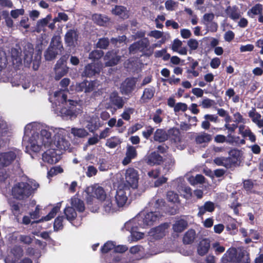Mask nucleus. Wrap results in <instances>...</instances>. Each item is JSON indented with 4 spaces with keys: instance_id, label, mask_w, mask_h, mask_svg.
Listing matches in <instances>:
<instances>
[{
    "instance_id": "obj_1",
    "label": "nucleus",
    "mask_w": 263,
    "mask_h": 263,
    "mask_svg": "<svg viewBox=\"0 0 263 263\" xmlns=\"http://www.w3.org/2000/svg\"><path fill=\"white\" fill-rule=\"evenodd\" d=\"M39 184L36 182H19L15 183L12 189V194L14 197L18 200L28 198L34 193L39 187Z\"/></svg>"
},
{
    "instance_id": "obj_2",
    "label": "nucleus",
    "mask_w": 263,
    "mask_h": 263,
    "mask_svg": "<svg viewBox=\"0 0 263 263\" xmlns=\"http://www.w3.org/2000/svg\"><path fill=\"white\" fill-rule=\"evenodd\" d=\"M249 259V254L245 250H237L235 248L229 249L221 258V263H241Z\"/></svg>"
},
{
    "instance_id": "obj_3",
    "label": "nucleus",
    "mask_w": 263,
    "mask_h": 263,
    "mask_svg": "<svg viewBox=\"0 0 263 263\" xmlns=\"http://www.w3.org/2000/svg\"><path fill=\"white\" fill-rule=\"evenodd\" d=\"M64 50V47L60 35H54L51 40L49 46L44 53L45 59L47 61L54 59L58 54H61Z\"/></svg>"
},
{
    "instance_id": "obj_4",
    "label": "nucleus",
    "mask_w": 263,
    "mask_h": 263,
    "mask_svg": "<svg viewBox=\"0 0 263 263\" xmlns=\"http://www.w3.org/2000/svg\"><path fill=\"white\" fill-rule=\"evenodd\" d=\"M98 83L96 80L88 81L85 80L76 84V90L77 92L84 91L86 93L93 91L92 96L96 98L103 93L102 89L98 88Z\"/></svg>"
},
{
    "instance_id": "obj_5",
    "label": "nucleus",
    "mask_w": 263,
    "mask_h": 263,
    "mask_svg": "<svg viewBox=\"0 0 263 263\" xmlns=\"http://www.w3.org/2000/svg\"><path fill=\"white\" fill-rule=\"evenodd\" d=\"M153 208L155 210H148V207H146L144 210L145 214H176V209L168 205L163 199H158L155 202Z\"/></svg>"
},
{
    "instance_id": "obj_6",
    "label": "nucleus",
    "mask_w": 263,
    "mask_h": 263,
    "mask_svg": "<svg viewBox=\"0 0 263 263\" xmlns=\"http://www.w3.org/2000/svg\"><path fill=\"white\" fill-rule=\"evenodd\" d=\"M85 210L83 200L79 198L77 195L70 198V206H66L63 214H76V212L83 213Z\"/></svg>"
},
{
    "instance_id": "obj_7",
    "label": "nucleus",
    "mask_w": 263,
    "mask_h": 263,
    "mask_svg": "<svg viewBox=\"0 0 263 263\" xmlns=\"http://www.w3.org/2000/svg\"><path fill=\"white\" fill-rule=\"evenodd\" d=\"M69 55L66 54L62 55L57 61L54 67L55 78L57 80H60L68 73L69 67L67 66V61Z\"/></svg>"
},
{
    "instance_id": "obj_8",
    "label": "nucleus",
    "mask_w": 263,
    "mask_h": 263,
    "mask_svg": "<svg viewBox=\"0 0 263 263\" xmlns=\"http://www.w3.org/2000/svg\"><path fill=\"white\" fill-rule=\"evenodd\" d=\"M101 69L102 64L101 63L92 62L85 66L82 76L87 78H91L99 75Z\"/></svg>"
},
{
    "instance_id": "obj_9",
    "label": "nucleus",
    "mask_w": 263,
    "mask_h": 263,
    "mask_svg": "<svg viewBox=\"0 0 263 263\" xmlns=\"http://www.w3.org/2000/svg\"><path fill=\"white\" fill-rule=\"evenodd\" d=\"M144 160L149 166L159 165L164 161L163 157L156 151L147 153L145 156Z\"/></svg>"
},
{
    "instance_id": "obj_10",
    "label": "nucleus",
    "mask_w": 263,
    "mask_h": 263,
    "mask_svg": "<svg viewBox=\"0 0 263 263\" xmlns=\"http://www.w3.org/2000/svg\"><path fill=\"white\" fill-rule=\"evenodd\" d=\"M55 149H49L42 154V160L44 162L50 164L57 163L61 159V155L57 154Z\"/></svg>"
},
{
    "instance_id": "obj_11",
    "label": "nucleus",
    "mask_w": 263,
    "mask_h": 263,
    "mask_svg": "<svg viewBox=\"0 0 263 263\" xmlns=\"http://www.w3.org/2000/svg\"><path fill=\"white\" fill-rule=\"evenodd\" d=\"M149 46V42L147 38L144 37L132 44L129 47V51L130 53L140 51L144 52L147 50Z\"/></svg>"
},
{
    "instance_id": "obj_12",
    "label": "nucleus",
    "mask_w": 263,
    "mask_h": 263,
    "mask_svg": "<svg viewBox=\"0 0 263 263\" xmlns=\"http://www.w3.org/2000/svg\"><path fill=\"white\" fill-rule=\"evenodd\" d=\"M121 56L118 55L117 52L114 50L107 51L104 57L106 61L105 65L106 67H112L117 65L121 60Z\"/></svg>"
},
{
    "instance_id": "obj_13",
    "label": "nucleus",
    "mask_w": 263,
    "mask_h": 263,
    "mask_svg": "<svg viewBox=\"0 0 263 263\" xmlns=\"http://www.w3.org/2000/svg\"><path fill=\"white\" fill-rule=\"evenodd\" d=\"M139 176L138 172L134 168H128L125 174V180L127 183L132 188L138 186Z\"/></svg>"
},
{
    "instance_id": "obj_14",
    "label": "nucleus",
    "mask_w": 263,
    "mask_h": 263,
    "mask_svg": "<svg viewBox=\"0 0 263 263\" xmlns=\"http://www.w3.org/2000/svg\"><path fill=\"white\" fill-rule=\"evenodd\" d=\"M78 105V101L72 100H68V102L67 104H66L67 107L62 108L61 109V113L64 114L66 116H69L70 118L76 117L78 113L77 108Z\"/></svg>"
},
{
    "instance_id": "obj_15",
    "label": "nucleus",
    "mask_w": 263,
    "mask_h": 263,
    "mask_svg": "<svg viewBox=\"0 0 263 263\" xmlns=\"http://www.w3.org/2000/svg\"><path fill=\"white\" fill-rule=\"evenodd\" d=\"M16 158V154L12 151L3 152L0 154V165L7 167L12 163Z\"/></svg>"
},
{
    "instance_id": "obj_16",
    "label": "nucleus",
    "mask_w": 263,
    "mask_h": 263,
    "mask_svg": "<svg viewBox=\"0 0 263 263\" xmlns=\"http://www.w3.org/2000/svg\"><path fill=\"white\" fill-rule=\"evenodd\" d=\"M13 255V258H10V257H7L5 259L6 263H16L17 261L23 256L24 251L20 246H14L10 251Z\"/></svg>"
},
{
    "instance_id": "obj_17",
    "label": "nucleus",
    "mask_w": 263,
    "mask_h": 263,
    "mask_svg": "<svg viewBox=\"0 0 263 263\" xmlns=\"http://www.w3.org/2000/svg\"><path fill=\"white\" fill-rule=\"evenodd\" d=\"M136 84V81L134 78H127L122 83L121 86L122 93L128 95L134 90Z\"/></svg>"
},
{
    "instance_id": "obj_18",
    "label": "nucleus",
    "mask_w": 263,
    "mask_h": 263,
    "mask_svg": "<svg viewBox=\"0 0 263 263\" xmlns=\"http://www.w3.org/2000/svg\"><path fill=\"white\" fill-rule=\"evenodd\" d=\"M168 224L167 223L161 224L158 227L151 229L149 234L156 239H160L165 236V230L168 228Z\"/></svg>"
},
{
    "instance_id": "obj_19",
    "label": "nucleus",
    "mask_w": 263,
    "mask_h": 263,
    "mask_svg": "<svg viewBox=\"0 0 263 263\" xmlns=\"http://www.w3.org/2000/svg\"><path fill=\"white\" fill-rule=\"evenodd\" d=\"M78 34L74 29H69L65 34L64 41L67 46H74V43L78 41Z\"/></svg>"
},
{
    "instance_id": "obj_20",
    "label": "nucleus",
    "mask_w": 263,
    "mask_h": 263,
    "mask_svg": "<svg viewBox=\"0 0 263 263\" xmlns=\"http://www.w3.org/2000/svg\"><path fill=\"white\" fill-rule=\"evenodd\" d=\"M137 156V152L135 147L129 145L127 147L125 157L122 161V164L126 165L131 162L132 159H135Z\"/></svg>"
},
{
    "instance_id": "obj_21",
    "label": "nucleus",
    "mask_w": 263,
    "mask_h": 263,
    "mask_svg": "<svg viewBox=\"0 0 263 263\" xmlns=\"http://www.w3.org/2000/svg\"><path fill=\"white\" fill-rule=\"evenodd\" d=\"M38 140L45 147H49L52 143L51 133L48 130L42 129L40 131V136L38 138Z\"/></svg>"
},
{
    "instance_id": "obj_22",
    "label": "nucleus",
    "mask_w": 263,
    "mask_h": 263,
    "mask_svg": "<svg viewBox=\"0 0 263 263\" xmlns=\"http://www.w3.org/2000/svg\"><path fill=\"white\" fill-rule=\"evenodd\" d=\"M155 93V89L154 87L145 88L140 98L141 103H146L148 102L154 97Z\"/></svg>"
},
{
    "instance_id": "obj_23",
    "label": "nucleus",
    "mask_w": 263,
    "mask_h": 263,
    "mask_svg": "<svg viewBox=\"0 0 263 263\" xmlns=\"http://www.w3.org/2000/svg\"><path fill=\"white\" fill-rule=\"evenodd\" d=\"M112 13L123 20L127 19L129 17V11L125 7L122 6H116L112 9Z\"/></svg>"
},
{
    "instance_id": "obj_24",
    "label": "nucleus",
    "mask_w": 263,
    "mask_h": 263,
    "mask_svg": "<svg viewBox=\"0 0 263 263\" xmlns=\"http://www.w3.org/2000/svg\"><path fill=\"white\" fill-rule=\"evenodd\" d=\"M51 18V15L50 14L47 15L46 17L39 20L35 27V31L37 33H40L42 31H45V28L48 25Z\"/></svg>"
},
{
    "instance_id": "obj_25",
    "label": "nucleus",
    "mask_w": 263,
    "mask_h": 263,
    "mask_svg": "<svg viewBox=\"0 0 263 263\" xmlns=\"http://www.w3.org/2000/svg\"><path fill=\"white\" fill-rule=\"evenodd\" d=\"M102 126L100 120L98 117H92L87 121L86 128L90 133H93Z\"/></svg>"
},
{
    "instance_id": "obj_26",
    "label": "nucleus",
    "mask_w": 263,
    "mask_h": 263,
    "mask_svg": "<svg viewBox=\"0 0 263 263\" xmlns=\"http://www.w3.org/2000/svg\"><path fill=\"white\" fill-rule=\"evenodd\" d=\"M196 237V233L195 230L190 229L184 234L182 238V242L184 245H191L194 242Z\"/></svg>"
},
{
    "instance_id": "obj_27",
    "label": "nucleus",
    "mask_w": 263,
    "mask_h": 263,
    "mask_svg": "<svg viewBox=\"0 0 263 263\" xmlns=\"http://www.w3.org/2000/svg\"><path fill=\"white\" fill-rule=\"evenodd\" d=\"M168 139V135L163 129L158 128L154 133V140L155 141L161 143L165 142Z\"/></svg>"
},
{
    "instance_id": "obj_28",
    "label": "nucleus",
    "mask_w": 263,
    "mask_h": 263,
    "mask_svg": "<svg viewBox=\"0 0 263 263\" xmlns=\"http://www.w3.org/2000/svg\"><path fill=\"white\" fill-rule=\"evenodd\" d=\"M225 12L229 17L233 20H236L240 17V14L238 7L236 6H228Z\"/></svg>"
},
{
    "instance_id": "obj_29",
    "label": "nucleus",
    "mask_w": 263,
    "mask_h": 263,
    "mask_svg": "<svg viewBox=\"0 0 263 263\" xmlns=\"http://www.w3.org/2000/svg\"><path fill=\"white\" fill-rule=\"evenodd\" d=\"M210 248V242L208 239H203L200 241L197 248L198 253L200 256L205 255Z\"/></svg>"
},
{
    "instance_id": "obj_30",
    "label": "nucleus",
    "mask_w": 263,
    "mask_h": 263,
    "mask_svg": "<svg viewBox=\"0 0 263 263\" xmlns=\"http://www.w3.org/2000/svg\"><path fill=\"white\" fill-rule=\"evenodd\" d=\"M109 99L111 103L116 106L118 108H122L123 107L124 104L123 100L118 95L117 91H114L110 94Z\"/></svg>"
},
{
    "instance_id": "obj_31",
    "label": "nucleus",
    "mask_w": 263,
    "mask_h": 263,
    "mask_svg": "<svg viewBox=\"0 0 263 263\" xmlns=\"http://www.w3.org/2000/svg\"><path fill=\"white\" fill-rule=\"evenodd\" d=\"M92 20L95 24L100 26L106 25L109 21V18L107 16L97 13L92 15Z\"/></svg>"
},
{
    "instance_id": "obj_32",
    "label": "nucleus",
    "mask_w": 263,
    "mask_h": 263,
    "mask_svg": "<svg viewBox=\"0 0 263 263\" xmlns=\"http://www.w3.org/2000/svg\"><path fill=\"white\" fill-rule=\"evenodd\" d=\"M116 200L119 206H123L127 200L125 192L123 189H119L116 192Z\"/></svg>"
},
{
    "instance_id": "obj_33",
    "label": "nucleus",
    "mask_w": 263,
    "mask_h": 263,
    "mask_svg": "<svg viewBox=\"0 0 263 263\" xmlns=\"http://www.w3.org/2000/svg\"><path fill=\"white\" fill-rule=\"evenodd\" d=\"M215 209V204L210 201H206L203 205L199 206L198 214H204L206 212L212 213Z\"/></svg>"
},
{
    "instance_id": "obj_34",
    "label": "nucleus",
    "mask_w": 263,
    "mask_h": 263,
    "mask_svg": "<svg viewBox=\"0 0 263 263\" xmlns=\"http://www.w3.org/2000/svg\"><path fill=\"white\" fill-rule=\"evenodd\" d=\"M263 7L260 4H256L247 12V15L251 18H254L255 15L262 14Z\"/></svg>"
},
{
    "instance_id": "obj_35",
    "label": "nucleus",
    "mask_w": 263,
    "mask_h": 263,
    "mask_svg": "<svg viewBox=\"0 0 263 263\" xmlns=\"http://www.w3.org/2000/svg\"><path fill=\"white\" fill-rule=\"evenodd\" d=\"M187 59L190 62L189 63L190 69H187L186 72L189 74H192L194 77H198L199 74V73L198 71L195 70V68L199 65L198 62L196 60H195L192 57H188Z\"/></svg>"
},
{
    "instance_id": "obj_36",
    "label": "nucleus",
    "mask_w": 263,
    "mask_h": 263,
    "mask_svg": "<svg viewBox=\"0 0 263 263\" xmlns=\"http://www.w3.org/2000/svg\"><path fill=\"white\" fill-rule=\"evenodd\" d=\"M188 226L187 221L184 219H180L177 220L173 225V230L177 233H181L183 232Z\"/></svg>"
},
{
    "instance_id": "obj_37",
    "label": "nucleus",
    "mask_w": 263,
    "mask_h": 263,
    "mask_svg": "<svg viewBox=\"0 0 263 263\" xmlns=\"http://www.w3.org/2000/svg\"><path fill=\"white\" fill-rule=\"evenodd\" d=\"M144 217H141L143 219V227L145 228L147 226H151L154 224L158 218V215H144Z\"/></svg>"
},
{
    "instance_id": "obj_38",
    "label": "nucleus",
    "mask_w": 263,
    "mask_h": 263,
    "mask_svg": "<svg viewBox=\"0 0 263 263\" xmlns=\"http://www.w3.org/2000/svg\"><path fill=\"white\" fill-rule=\"evenodd\" d=\"M211 140V135L206 133H202L201 134L197 136L195 138V141L196 143L199 144L209 143Z\"/></svg>"
},
{
    "instance_id": "obj_39",
    "label": "nucleus",
    "mask_w": 263,
    "mask_h": 263,
    "mask_svg": "<svg viewBox=\"0 0 263 263\" xmlns=\"http://www.w3.org/2000/svg\"><path fill=\"white\" fill-rule=\"evenodd\" d=\"M168 138L174 142L177 143L180 141V132L178 129L172 128L168 131Z\"/></svg>"
},
{
    "instance_id": "obj_40",
    "label": "nucleus",
    "mask_w": 263,
    "mask_h": 263,
    "mask_svg": "<svg viewBox=\"0 0 263 263\" xmlns=\"http://www.w3.org/2000/svg\"><path fill=\"white\" fill-rule=\"evenodd\" d=\"M166 199L168 201L174 204L180 203L178 194L173 191H169L167 192Z\"/></svg>"
},
{
    "instance_id": "obj_41",
    "label": "nucleus",
    "mask_w": 263,
    "mask_h": 263,
    "mask_svg": "<svg viewBox=\"0 0 263 263\" xmlns=\"http://www.w3.org/2000/svg\"><path fill=\"white\" fill-rule=\"evenodd\" d=\"M93 196L100 200H104L106 198V194L103 188L99 186L95 189Z\"/></svg>"
},
{
    "instance_id": "obj_42",
    "label": "nucleus",
    "mask_w": 263,
    "mask_h": 263,
    "mask_svg": "<svg viewBox=\"0 0 263 263\" xmlns=\"http://www.w3.org/2000/svg\"><path fill=\"white\" fill-rule=\"evenodd\" d=\"M71 133L79 138H84L88 136V133L84 128H72Z\"/></svg>"
},
{
    "instance_id": "obj_43",
    "label": "nucleus",
    "mask_w": 263,
    "mask_h": 263,
    "mask_svg": "<svg viewBox=\"0 0 263 263\" xmlns=\"http://www.w3.org/2000/svg\"><path fill=\"white\" fill-rule=\"evenodd\" d=\"M104 55V52L101 50H94L89 54L88 58L93 62L100 60Z\"/></svg>"
},
{
    "instance_id": "obj_44",
    "label": "nucleus",
    "mask_w": 263,
    "mask_h": 263,
    "mask_svg": "<svg viewBox=\"0 0 263 263\" xmlns=\"http://www.w3.org/2000/svg\"><path fill=\"white\" fill-rule=\"evenodd\" d=\"M65 216L63 215L61 216L59 215L55 219L53 224V229L54 231H58L59 230L63 229V222Z\"/></svg>"
},
{
    "instance_id": "obj_45",
    "label": "nucleus",
    "mask_w": 263,
    "mask_h": 263,
    "mask_svg": "<svg viewBox=\"0 0 263 263\" xmlns=\"http://www.w3.org/2000/svg\"><path fill=\"white\" fill-rule=\"evenodd\" d=\"M121 143L120 139L117 137H112L107 140L106 145L110 148L116 147Z\"/></svg>"
},
{
    "instance_id": "obj_46",
    "label": "nucleus",
    "mask_w": 263,
    "mask_h": 263,
    "mask_svg": "<svg viewBox=\"0 0 263 263\" xmlns=\"http://www.w3.org/2000/svg\"><path fill=\"white\" fill-rule=\"evenodd\" d=\"M104 258L106 262L107 263H119L121 260V258L118 255H115V254H106L104 256Z\"/></svg>"
},
{
    "instance_id": "obj_47",
    "label": "nucleus",
    "mask_w": 263,
    "mask_h": 263,
    "mask_svg": "<svg viewBox=\"0 0 263 263\" xmlns=\"http://www.w3.org/2000/svg\"><path fill=\"white\" fill-rule=\"evenodd\" d=\"M109 45V40L108 37H102L98 40V42L96 44L97 47L106 49L107 48Z\"/></svg>"
},
{
    "instance_id": "obj_48",
    "label": "nucleus",
    "mask_w": 263,
    "mask_h": 263,
    "mask_svg": "<svg viewBox=\"0 0 263 263\" xmlns=\"http://www.w3.org/2000/svg\"><path fill=\"white\" fill-rule=\"evenodd\" d=\"M115 244L111 241H108L101 247V251L103 254H106L114 249Z\"/></svg>"
},
{
    "instance_id": "obj_49",
    "label": "nucleus",
    "mask_w": 263,
    "mask_h": 263,
    "mask_svg": "<svg viewBox=\"0 0 263 263\" xmlns=\"http://www.w3.org/2000/svg\"><path fill=\"white\" fill-rule=\"evenodd\" d=\"M212 248L217 255L222 253L225 251V248L223 246H221L219 242L213 243L212 245Z\"/></svg>"
},
{
    "instance_id": "obj_50",
    "label": "nucleus",
    "mask_w": 263,
    "mask_h": 263,
    "mask_svg": "<svg viewBox=\"0 0 263 263\" xmlns=\"http://www.w3.org/2000/svg\"><path fill=\"white\" fill-rule=\"evenodd\" d=\"M248 114L249 117L251 118L254 123H256L258 121V119H260L261 118V115L258 112H256V109L254 107H252Z\"/></svg>"
},
{
    "instance_id": "obj_51",
    "label": "nucleus",
    "mask_w": 263,
    "mask_h": 263,
    "mask_svg": "<svg viewBox=\"0 0 263 263\" xmlns=\"http://www.w3.org/2000/svg\"><path fill=\"white\" fill-rule=\"evenodd\" d=\"M215 104L214 100L206 98L202 101L200 105L203 108H209Z\"/></svg>"
},
{
    "instance_id": "obj_52",
    "label": "nucleus",
    "mask_w": 263,
    "mask_h": 263,
    "mask_svg": "<svg viewBox=\"0 0 263 263\" xmlns=\"http://www.w3.org/2000/svg\"><path fill=\"white\" fill-rule=\"evenodd\" d=\"M162 113V110L161 108H158L156 110L153 117V120L155 123L160 124L162 122L163 119L160 116Z\"/></svg>"
},
{
    "instance_id": "obj_53",
    "label": "nucleus",
    "mask_w": 263,
    "mask_h": 263,
    "mask_svg": "<svg viewBox=\"0 0 263 263\" xmlns=\"http://www.w3.org/2000/svg\"><path fill=\"white\" fill-rule=\"evenodd\" d=\"M240 156V151L236 149H231L229 152V157L237 164Z\"/></svg>"
},
{
    "instance_id": "obj_54",
    "label": "nucleus",
    "mask_w": 263,
    "mask_h": 263,
    "mask_svg": "<svg viewBox=\"0 0 263 263\" xmlns=\"http://www.w3.org/2000/svg\"><path fill=\"white\" fill-rule=\"evenodd\" d=\"M69 20L68 15L65 12H59L58 16L54 18V22H67Z\"/></svg>"
},
{
    "instance_id": "obj_55",
    "label": "nucleus",
    "mask_w": 263,
    "mask_h": 263,
    "mask_svg": "<svg viewBox=\"0 0 263 263\" xmlns=\"http://www.w3.org/2000/svg\"><path fill=\"white\" fill-rule=\"evenodd\" d=\"M223 166L226 168H230L232 167L235 166L236 164L230 157H223Z\"/></svg>"
},
{
    "instance_id": "obj_56",
    "label": "nucleus",
    "mask_w": 263,
    "mask_h": 263,
    "mask_svg": "<svg viewBox=\"0 0 263 263\" xmlns=\"http://www.w3.org/2000/svg\"><path fill=\"white\" fill-rule=\"evenodd\" d=\"M63 172V169L61 166H55L52 167L48 172V175L50 177H53L59 173Z\"/></svg>"
},
{
    "instance_id": "obj_57",
    "label": "nucleus",
    "mask_w": 263,
    "mask_h": 263,
    "mask_svg": "<svg viewBox=\"0 0 263 263\" xmlns=\"http://www.w3.org/2000/svg\"><path fill=\"white\" fill-rule=\"evenodd\" d=\"M244 125H240L239 126V133L241 134L244 138H247L251 132L249 127H248L246 129Z\"/></svg>"
},
{
    "instance_id": "obj_58",
    "label": "nucleus",
    "mask_w": 263,
    "mask_h": 263,
    "mask_svg": "<svg viewBox=\"0 0 263 263\" xmlns=\"http://www.w3.org/2000/svg\"><path fill=\"white\" fill-rule=\"evenodd\" d=\"M134 111L133 108H128L123 111L121 117L124 120L129 121L130 119V115L133 114Z\"/></svg>"
},
{
    "instance_id": "obj_59",
    "label": "nucleus",
    "mask_w": 263,
    "mask_h": 263,
    "mask_svg": "<svg viewBox=\"0 0 263 263\" xmlns=\"http://www.w3.org/2000/svg\"><path fill=\"white\" fill-rule=\"evenodd\" d=\"M187 109V105L184 103L179 102L176 104L174 110L175 112L180 111H185Z\"/></svg>"
},
{
    "instance_id": "obj_60",
    "label": "nucleus",
    "mask_w": 263,
    "mask_h": 263,
    "mask_svg": "<svg viewBox=\"0 0 263 263\" xmlns=\"http://www.w3.org/2000/svg\"><path fill=\"white\" fill-rule=\"evenodd\" d=\"M206 25L207 29L209 31L212 32H215L217 31L218 26L217 23L214 22H210L208 23H204Z\"/></svg>"
},
{
    "instance_id": "obj_61",
    "label": "nucleus",
    "mask_w": 263,
    "mask_h": 263,
    "mask_svg": "<svg viewBox=\"0 0 263 263\" xmlns=\"http://www.w3.org/2000/svg\"><path fill=\"white\" fill-rule=\"evenodd\" d=\"M20 241L26 245H30L33 240V239L28 235H21L19 237Z\"/></svg>"
},
{
    "instance_id": "obj_62",
    "label": "nucleus",
    "mask_w": 263,
    "mask_h": 263,
    "mask_svg": "<svg viewBox=\"0 0 263 263\" xmlns=\"http://www.w3.org/2000/svg\"><path fill=\"white\" fill-rule=\"evenodd\" d=\"M126 36L124 35L122 36H118L117 37H112L110 40V42L112 44L117 45L118 43H122L124 42L126 40Z\"/></svg>"
},
{
    "instance_id": "obj_63",
    "label": "nucleus",
    "mask_w": 263,
    "mask_h": 263,
    "mask_svg": "<svg viewBox=\"0 0 263 263\" xmlns=\"http://www.w3.org/2000/svg\"><path fill=\"white\" fill-rule=\"evenodd\" d=\"M187 44L191 50L197 49L199 45L198 41L194 39H190L188 40Z\"/></svg>"
},
{
    "instance_id": "obj_64",
    "label": "nucleus",
    "mask_w": 263,
    "mask_h": 263,
    "mask_svg": "<svg viewBox=\"0 0 263 263\" xmlns=\"http://www.w3.org/2000/svg\"><path fill=\"white\" fill-rule=\"evenodd\" d=\"M36 144L32 143L30 146V149L34 153L39 152L41 149L42 146L43 145H42L41 141L39 140L36 141Z\"/></svg>"
}]
</instances>
